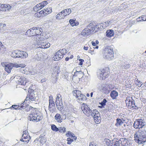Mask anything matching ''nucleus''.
<instances>
[{
	"instance_id": "1",
	"label": "nucleus",
	"mask_w": 146,
	"mask_h": 146,
	"mask_svg": "<svg viewBox=\"0 0 146 146\" xmlns=\"http://www.w3.org/2000/svg\"><path fill=\"white\" fill-rule=\"evenodd\" d=\"M31 109V112L28 117V119L33 121L38 122L39 121L42 119V116L41 113L38 111L36 110V108H33L31 106H29L26 109L27 111H29Z\"/></svg>"
},
{
	"instance_id": "2",
	"label": "nucleus",
	"mask_w": 146,
	"mask_h": 146,
	"mask_svg": "<svg viewBox=\"0 0 146 146\" xmlns=\"http://www.w3.org/2000/svg\"><path fill=\"white\" fill-rule=\"evenodd\" d=\"M44 39L45 38L42 37L41 35L35 36H34L33 39L36 42L38 48H48L50 46V44L49 43L44 42Z\"/></svg>"
},
{
	"instance_id": "3",
	"label": "nucleus",
	"mask_w": 146,
	"mask_h": 146,
	"mask_svg": "<svg viewBox=\"0 0 146 146\" xmlns=\"http://www.w3.org/2000/svg\"><path fill=\"white\" fill-rule=\"evenodd\" d=\"M109 146H128L127 140L124 139L119 140L114 139L112 141H110Z\"/></svg>"
},
{
	"instance_id": "4",
	"label": "nucleus",
	"mask_w": 146,
	"mask_h": 146,
	"mask_svg": "<svg viewBox=\"0 0 146 146\" xmlns=\"http://www.w3.org/2000/svg\"><path fill=\"white\" fill-rule=\"evenodd\" d=\"M145 131L139 130L136 132L134 134L135 140L139 143H143L146 141V136L144 135Z\"/></svg>"
},
{
	"instance_id": "5",
	"label": "nucleus",
	"mask_w": 146,
	"mask_h": 146,
	"mask_svg": "<svg viewBox=\"0 0 146 146\" xmlns=\"http://www.w3.org/2000/svg\"><path fill=\"white\" fill-rule=\"evenodd\" d=\"M146 123L144 119H137L135 121L133 124V127L135 129H140L144 127V130L146 132Z\"/></svg>"
},
{
	"instance_id": "6",
	"label": "nucleus",
	"mask_w": 146,
	"mask_h": 146,
	"mask_svg": "<svg viewBox=\"0 0 146 146\" xmlns=\"http://www.w3.org/2000/svg\"><path fill=\"white\" fill-rule=\"evenodd\" d=\"M73 93V95L77 98V101L79 102H81L86 100V96L83 94H82L81 92L79 90H74Z\"/></svg>"
},
{
	"instance_id": "7",
	"label": "nucleus",
	"mask_w": 146,
	"mask_h": 146,
	"mask_svg": "<svg viewBox=\"0 0 146 146\" xmlns=\"http://www.w3.org/2000/svg\"><path fill=\"white\" fill-rule=\"evenodd\" d=\"M113 49L108 46L106 48L105 52L104 55V57L108 60H110L113 58Z\"/></svg>"
},
{
	"instance_id": "8",
	"label": "nucleus",
	"mask_w": 146,
	"mask_h": 146,
	"mask_svg": "<svg viewBox=\"0 0 146 146\" xmlns=\"http://www.w3.org/2000/svg\"><path fill=\"white\" fill-rule=\"evenodd\" d=\"M37 92L36 91L33 90L31 93H28L27 94V96L25 100L26 101H29L31 102L35 101L37 99Z\"/></svg>"
},
{
	"instance_id": "9",
	"label": "nucleus",
	"mask_w": 146,
	"mask_h": 146,
	"mask_svg": "<svg viewBox=\"0 0 146 146\" xmlns=\"http://www.w3.org/2000/svg\"><path fill=\"white\" fill-rule=\"evenodd\" d=\"M126 105L128 106L132 107L133 109H137L138 107L135 105L134 101L131 97H127L125 100Z\"/></svg>"
},
{
	"instance_id": "10",
	"label": "nucleus",
	"mask_w": 146,
	"mask_h": 146,
	"mask_svg": "<svg viewBox=\"0 0 146 146\" xmlns=\"http://www.w3.org/2000/svg\"><path fill=\"white\" fill-rule=\"evenodd\" d=\"M109 74L108 72H107L105 69H103L99 70V72L98 73V77L100 80L104 79L106 78L107 77Z\"/></svg>"
},
{
	"instance_id": "11",
	"label": "nucleus",
	"mask_w": 146,
	"mask_h": 146,
	"mask_svg": "<svg viewBox=\"0 0 146 146\" xmlns=\"http://www.w3.org/2000/svg\"><path fill=\"white\" fill-rule=\"evenodd\" d=\"M81 109L83 113L88 116H90L91 114V110L87 105L84 103L82 105Z\"/></svg>"
},
{
	"instance_id": "12",
	"label": "nucleus",
	"mask_w": 146,
	"mask_h": 146,
	"mask_svg": "<svg viewBox=\"0 0 146 146\" xmlns=\"http://www.w3.org/2000/svg\"><path fill=\"white\" fill-rule=\"evenodd\" d=\"M15 78H16L17 80V81L18 82V84H19L26 85L27 86L28 81V80H27L24 77L16 76L15 77Z\"/></svg>"
},
{
	"instance_id": "13",
	"label": "nucleus",
	"mask_w": 146,
	"mask_h": 146,
	"mask_svg": "<svg viewBox=\"0 0 146 146\" xmlns=\"http://www.w3.org/2000/svg\"><path fill=\"white\" fill-rule=\"evenodd\" d=\"M50 100L49 101V105L48 106V110L49 111L51 112H53V111H55V104L54 101L52 100V98L49 97Z\"/></svg>"
},
{
	"instance_id": "14",
	"label": "nucleus",
	"mask_w": 146,
	"mask_h": 146,
	"mask_svg": "<svg viewBox=\"0 0 146 146\" xmlns=\"http://www.w3.org/2000/svg\"><path fill=\"white\" fill-rule=\"evenodd\" d=\"M108 86L106 84H102L99 87V90L101 92L107 94L109 93L110 90Z\"/></svg>"
},
{
	"instance_id": "15",
	"label": "nucleus",
	"mask_w": 146,
	"mask_h": 146,
	"mask_svg": "<svg viewBox=\"0 0 146 146\" xmlns=\"http://www.w3.org/2000/svg\"><path fill=\"white\" fill-rule=\"evenodd\" d=\"M22 137H23V139L25 140L24 141H23V142L25 143H28L31 139V137L30 136L28 135V131L27 130L24 131L23 132Z\"/></svg>"
},
{
	"instance_id": "16",
	"label": "nucleus",
	"mask_w": 146,
	"mask_h": 146,
	"mask_svg": "<svg viewBox=\"0 0 146 146\" xmlns=\"http://www.w3.org/2000/svg\"><path fill=\"white\" fill-rule=\"evenodd\" d=\"M26 35L28 36H33V39L34 40V37L36 35V31L35 30L34 28H31L27 31Z\"/></svg>"
},
{
	"instance_id": "17",
	"label": "nucleus",
	"mask_w": 146,
	"mask_h": 146,
	"mask_svg": "<svg viewBox=\"0 0 146 146\" xmlns=\"http://www.w3.org/2000/svg\"><path fill=\"white\" fill-rule=\"evenodd\" d=\"M19 58H26L28 56V54L25 52L19 50Z\"/></svg>"
},
{
	"instance_id": "18",
	"label": "nucleus",
	"mask_w": 146,
	"mask_h": 146,
	"mask_svg": "<svg viewBox=\"0 0 146 146\" xmlns=\"http://www.w3.org/2000/svg\"><path fill=\"white\" fill-rule=\"evenodd\" d=\"M91 33V32L90 31L89 28H85L82 31L81 35L83 36L88 35Z\"/></svg>"
},
{
	"instance_id": "19",
	"label": "nucleus",
	"mask_w": 146,
	"mask_h": 146,
	"mask_svg": "<svg viewBox=\"0 0 146 146\" xmlns=\"http://www.w3.org/2000/svg\"><path fill=\"white\" fill-rule=\"evenodd\" d=\"M55 103L57 108L58 110H61L63 109V105L62 101H58V100H56L55 102Z\"/></svg>"
},
{
	"instance_id": "20",
	"label": "nucleus",
	"mask_w": 146,
	"mask_h": 146,
	"mask_svg": "<svg viewBox=\"0 0 146 146\" xmlns=\"http://www.w3.org/2000/svg\"><path fill=\"white\" fill-rule=\"evenodd\" d=\"M54 118L58 122L61 123L62 121V119L61 115L60 114L56 113L54 116Z\"/></svg>"
},
{
	"instance_id": "21",
	"label": "nucleus",
	"mask_w": 146,
	"mask_h": 146,
	"mask_svg": "<svg viewBox=\"0 0 146 146\" xmlns=\"http://www.w3.org/2000/svg\"><path fill=\"white\" fill-rule=\"evenodd\" d=\"M12 68V64L11 63H9L6 64L5 69L8 73H10Z\"/></svg>"
},
{
	"instance_id": "22",
	"label": "nucleus",
	"mask_w": 146,
	"mask_h": 146,
	"mask_svg": "<svg viewBox=\"0 0 146 146\" xmlns=\"http://www.w3.org/2000/svg\"><path fill=\"white\" fill-rule=\"evenodd\" d=\"M118 96V92L115 90L112 91L111 94L110 96L113 99H115Z\"/></svg>"
},
{
	"instance_id": "23",
	"label": "nucleus",
	"mask_w": 146,
	"mask_h": 146,
	"mask_svg": "<svg viewBox=\"0 0 146 146\" xmlns=\"http://www.w3.org/2000/svg\"><path fill=\"white\" fill-rule=\"evenodd\" d=\"M106 36L108 37H110L114 35L113 31L112 30H109L107 31Z\"/></svg>"
},
{
	"instance_id": "24",
	"label": "nucleus",
	"mask_w": 146,
	"mask_h": 146,
	"mask_svg": "<svg viewBox=\"0 0 146 146\" xmlns=\"http://www.w3.org/2000/svg\"><path fill=\"white\" fill-rule=\"evenodd\" d=\"M71 12V10L70 9H64L63 10V13H64L63 14V17H64L65 16L69 15Z\"/></svg>"
},
{
	"instance_id": "25",
	"label": "nucleus",
	"mask_w": 146,
	"mask_h": 146,
	"mask_svg": "<svg viewBox=\"0 0 146 146\" xmlns=\"http://www.w3.org/2000/svg\"><path fill=\"white\" fill-rule=\"evenodd\" d=\"M35 30L36 31V35L35 36H37L38 35H41V34L42 32V29L39 27H34Z\"/></svg>"
},
{
	"instance_id": "26",
	"label": "nucleus",
	"mask_w": 146,
	"mask_h": 146,
	"mask_svg": "<svg viewBox=\"0 0 146 146\" xmlns=\"http://www.w3.org/2000/svg\"><path fill=\"white\" fill-rule=\"evenodd\" d=\"M94 121L96 123L100 122V114L96 113V114L94 115Z\"/></svg>"
},
{
	"instance_id": "27",
	"label": "nucleus",
	"mask_w": 146,
	"mask_h": 146,
	"mask_svg": "<svg viewBox=\"0 0 146 146\" xmlns=\"http://www.w3.org/2000/svg\"><path fill=\"white\" fill-rule=\"evenodd\" d=\"M74 75L78 76L80 77H83L84 75V73L81 71H76L75 72H74Z\"/></svg>"
},
{
	"instance_id": "28",
	"label": "nucleus",
	"mask_w": 146,
	"mask_h": 146,
	"mask_svg": "<svg viewBox=\"0 0 146 146\" xmlns=\"http://www.w3.org/2000/svg\"><path fill=\"white\" fill-rule=\"evenodd\" d=\"M42 8L40 3L37 4L34 7V10L35 12H37L40 10Z\"/></svg>"
},
{
	"instance_id": "29",
	"label": "nucleus",
	"mask_w": 146,
	"mask_h": 146,
	"mask_svg": "<svg viewBox=\"0 0 146 146\" xmlns=\"http://www.w3.org/2000/svg\"><path fill=\"white\" fill-rule=\"evenodd\" d=\"M69 23L70 25L72 26H77L78 25L79 23L77 21H75V20L73 19H70L69 20Z\"/></svg>"
},
{
	"instance_id": "30",
	"label": "nucleus",
	"mask_w": 146,
	"mask_h": 146,
	"mask_svg": "<svg viewBox=\"0 0 146 146\" xmlns=\"http://www.w3.org/2000/svg\"><path fill=\"white\" fill-rule=\"evenodd\" d=\"M88 27L89 28L90 31L91 32V33L93 32L96 29L94 27V25L91 23L88 26Z\"/></svg>"
},
{
	"instance_id": "31",
	"label": "nucleus",
	"mask_w": 146,
	"mask_h": 146,
	"mask_svg": "<svg viewBox=\"0 0 146 146\" xmlns=\"http://www.w3.org/2000/svg\"><path fill=\"white\" fill-rule=\"evenodd\" d=\"M117 122L115 124V125L117 126H118L121 125L123 122L120 119H116Z\"/></svg>"
},
{
	"instance_id": "32",
	"label": "nucleus",
	"mask_w": 146,
	"mask_h": 146,
	"mask_svg": "<svg viewBox=\"0 0 146 146\" xmlns=\"http://www.w3.org/2000/svg\"><path fill=\"white\" fill-rule=\"evenodd\" d=\"M51 129L54 131H58V128H57L56 126L54 124L51 125Z\"/></svg>"
},
{
	"instance_id": "33",
	"label": "nucleus",
	"mask_w": 146,
	"mask_h": 146,
	"mask_svg": "<svg viewBox=\"0 0 146 146\" xmlns=\"http://www.w3.org/2000/svg\"><path fill=\"white\" fill-rule=\"evenodd\" d=\"M121 67L123 69H127L130 67V65L129 64H124L122 65Z\"/></svg>"
},
{
	"instance_id": "34",
	"label": "nucleus",
	"mask_w": 146,
	"mask_h": 146,
	"mask_svg": "<svg viewBox=\"0 0 146 146\" xmlns=\"http://www.w3.org/2000/svg\"><path fill=\"white\" fill-rule=\"evenodd\" d=\"M52 59L55 61H58L60 60V58L58 56V54L56 53L55 55L53 57Z\"/></svg>"
},
{
	"instance_id": "35",
	"label": "nucleus",
	"mask_w": 146,
	"mask_h": 146,
	"mask_svg": "<svg viewBox=\"0 0 146 146\" xmlns=\"http://www.w3.org/2000/svg\"><path fill=\"white\" fill-rule=\"evenodd\" d=\"M96 113L98 114V112L96 110H93V111L91 110V115L93 117H94V115L96 114Z\"/></svg>"
},
{
	"instance_id": "36",
	"label": "nucleus",
	"mask_w": 146,
	"mask_h": 146,
	"mask_svg": "<svg viewBox=\"0 0 146 146\" xmlns=\"http://www.w3.org/2000/svg\"><path fill=\"white\" fill-rule=\"evenodd\" d=\"M58 130L60 133H64L66 131V128L64 127H60L58 128Z\"/></svg>"
},
{
	"instance_id": "37",
	"label": "nucleus",
	"mask_w": 146,
	"mask_h": 146,
	"mask_svg": "<svg viewBox=\"0 0 146 146\" xmlns=\"http://www.w3.org/2000/svg\"><path fill=\"white\" fill-rule=\"evenodd\" d=\"M11 7L9 5L4 4V11H8L11 9Z\"/></svg>"
},
{
	"instance_id": "38",
	"label": "nucleus",
	"mask_w": 146,
	"mask_h": 146,
	"mask_svg": "<svg viewBox=\"0 0 146 146\" xmlns=\"http://www.w3.org/2000/svg\"><path fill=\"white\" fill-rule=\"evenodd\" d=\"M56 53L60 59L63 58V54L61 53V52H60L59 50Z\"/></svg>"
},
{
	"instance_id": "39",
	"label": "nucleus",
	"mask_w": 146,
	"mask_h": 146,
	"mask_svg": "<svg viewBox=\"0 0 146 146\" xmlns=\"http://www.w3.org/2000/svg\"><path fill=\"white\" fill-rule=\"evenodd\" d=\"M104 26V24H102V23L99 24L97 25V26L98 27L97 28L99 29H103L104 27L103 26Z\"/></svg>"
},
{
	"instance_id": "40",
	"label": "nucleus",
	"mask_w": 146,
	"mask_h": 146,
	"mask_svg": "<svg viewBox=\"0 0 146 146\" xmlns=\"http://www.w3.org/2000/svg\"><path fill=\"white\" fill-rule=\"evenodd\" d=\"M40 54H38L36 57L35 59L37 60H40L42 59V57Z\"/></svg>"
},
{
	"instance_id": "41",
	"label": "nucleus",
	"mask_w": 146,
	"mask_h": 146,
	"mask_svg": "<svg viewBox=\"0 0 146 146\" xmlns=\"http://www.w3.org/2000/svg\"><path fill=\"white\" fill-rule=\"evenodd\" d=\"M56 100H58V101H62L61 96L60 94H57V97L56 98Z\"/></svg>"
},
{
	"instance_id": "42",
	"label": "nucleus",
	"mask_w": 146,
	"mask_h": 146,
	"mask_svg": "<svg viewBox=\"0 0 146 146\" xmlns=\"http://www.w3.org/2000/svg\"><path fill=\"white\" fill-rule=\"evenodd\" d=\"M107 102L106 100L105 99H104L100 103V104L102 106H104L106 105V103Z\"/></svg>"
},
{
	"instance_id": "43",
	"label": "nucleus",
	"mask_w": 146,
	"mask_h": 146,
	"mask_svg": "<svg viewBox=\"0 0 146 146\" xmlns=\"http://www.w3.org/2000/svg\"><path fill=\"white\" fill-rule=\"evenodd\" d=\"M39 13L40 14H41V15L42 16L47 14V13L46 12V11H45L44 10H42L40 11L39 12Z\"/></svg>"
},
{
	"instance_id": "44",
	"label": "nucleus",
	"mask_w": 146,
	"mask_h": 146,
	"mask_svg": "<svg viewBox=\"0 0 146 146\" xmlns=\"http://www.w3.org/2000/svg\"><path fill=\"white\" fill-rule=\"evenodd\" d=\"M59 50L60 52H61V53L63 54V56L67 53V50L65 48L63 49L62 50Z\"/></svg>"
},
{
	"instance_id": "45",
	"label": "nucleus",
	"mask_w": 146,
	"mask_h": 146,
	"mask_svg": "<svg viewBox=\"0 0 146 146\" xmlns=\"http://www.w3.org/2000/svg\"><path fill=\"white\" fill-rule=\"evenodd\" d=\"M19 106L18 105H12L11 107V109H19Z\"/></svg>"
},
{
	"instance_id": "46",
	"label": "nucleus",
	"mask_w": 146,
	"mask_h": 146,
	"mask_svg": "<svg viewBox=\"0 0 146 146\" xmlns=\"http://www.w3.org/2000/svg\"><path fill=\"white\" fill-rule=\"evenodd\" d=\"M16 52H17L16 50L13 51L11 53V57L13 58H15V56L16 54Z\"/></svg>"
},
{
	"instance_id": "47",
	"label": "nucleus",
	"mask_w": 146,
	"mask_h": 146,
	"mask_svg": "<svg viewBox=\"0 0 146 146\" xmlns=\"http://www.w3.org/2000/svg\"><path fill=\"white\" fill-rule=\"evenodd\" d=\"M42 7H43L48 4L47 2L46 1H44L40 3Z\"/></svg>"
},
{
	"instance_id": "48",
	"label": "nucleus",
	"mask_w": 146,
	"mask_h": 146,
	"mask_svg": "<svg viewBox=\"0 0 146 146\" xmlns=\"http://www.w3.org/2000/svg\"><path fill=\"white\" fill-rule=\"evenodd\" d=\"M67 141H68L67 144H71V143L73 141V139H72L70 138H67Z\"/></svg>"
},
{
	"instance_id": "49",
	"label": "nucleus",
	"mask_w": 146,
	"mask_h": 146,
	"mask_svg": "<svg viewBox=\"0 0 146 146\" xmlns=\"http://www.w3.org/2000/svg\"><path fill=\"white\" fill-rule=\"evenodd\" d=\"M110 24V21H107L104 23V27H107Z\"/></svg>"
},
{
	"instance_id": "50",
	"label": "nucleus",
	"mask_w": 146,
	"mask_h": 146,
	"mask_svg": "<svg viewBox=\"0 0 146 146\" xmlns=\"http://www.w3.org/2000/svg\"><path fill=\"white\" fill-rule=\"evenodd\" d=\"M4 5H0V11H4Z\"/></svg>"
},
{
	"instance_id": "51",
	"label": "nucleus",
	"mask_w": 146,
	"mask_h": 146,
	"mask_svg": "<svg viewBox=\"0 0 146 146\" xmlns=\"http://www.w3.org/2000/svg\"><path fill=\"white\" fill-rule=\"evenodd\" d=\"M44 10L45 11H46V12H47V13L48 14L50 13L52 11V9L50 8H49V9H46Z\"/></svg>"
},
{
	"instance_id": "52",
	"label": "nucleus",
	"mask_w": 146,
	"mask_h": 146,
	"mask_svg": "<svg viewBox=\"0 0 146 146\" xmlns=\"http://www.w3.org/2000/svg\"><path fill=\"white\" fill-rule=\"evenodd\" d=\"M141 19L142 21H146L145 18H146V15H142L141 16Z\"/></svg>"
},
{
	"instance_id": "53",
	"label": "nucleus",
	"mask_w": 146,
	"mask_h": 146,
	"mask_svg": "<svg viewBox=\"0 0 146 146\" xmlns=\"http://www.w3.org/2000/svg\"><path fill=\"white\" fill-rule=\"evenodd\" d=\"M11 64H12V68L13 67H17V68L18 67L19 64H17V63H15L14 64L11 63Z\"/></svg>"
},
{
	"instance_id": "54",
	"label": "nucleus",
	"mask_w": 146,
	"mask_h": 146,
	"mask_svg": "<svg viewBox=\"0 0 146 146\" xmlns=\"http://www.w3.org/2000/svg\"><path fill=\"white\" fill-rule=\"evenodd\" d=\"M72 133H71L70 131H68L67 133L66 134V135L68 137L69 136H71V135H72Z\"/></svg>"
},
{
	"instance_id": "55",
	"label": "nucleus",
	"mask_w": 146,
	"mask_h": 146,
	"mask_svg": "<svg viewBox=\"0 0 146 146\" xmlns=\"http://www.w3.org/2000/svg\"><path fill=\"white\" fill-rule=\"evenodd\" d=\"M25 66L26 65L24 64H19L18 67L24 68Z\"/></svg>"
},
{
	"instance_id": "56",
	"label": "nucleus",
	"mask_w": 146,
	"mask_h": 146,
	"mask_svg": "<svg viewBox=\"0 0 146 146\" xmlns=\"http://www.w3.org/2000/svg\"><path fill=\"white\" fill-rule=\"evenodd\" d=\"M63 11H62L61 12H60L58 13V14H60V16H61V18H64V17H63V14H64V13H63Z\"/></svg>"
},
{
	"instance_id": "57",
	"label": "nucleus",
	"mask_w": 146,
	"mask_h": 146,
	"mask_svg": "<svg viewBox=\"0 0 146 146\" xmlns=\"http://www.w3.org/2000/svg\"><path fill=\"white\" fill-rule=\"evenodd\" d=\"M71 136L74 139V140H76L77 139L75 135L73 133H72V135H71Z\"/></svg>"
},
{
	"instance_id": "58",
	"label": "nucleus",
	"mask_w": 146,
	"mask_h": 146,
	"mask_svg": "<svg viewBox=\"0 0 146 146\" xmlns=\"http://www.w3.org/2000/svg\"><path fill=\"white\" fill-rule=\"evenodd\" d=\"M16 51L17 52H16V54L15 58H16L17 57L19 58V54H18L19 53V50H16Z\"/></svg>"
},
{
	"instance_id": "59",
	"label": "nucleus",
	"mask_w": 146,
	"mask_h": 146,
	"mask_svg": "<svg viewBox=\"0 0 146 146\" xmlns=\"http://www.w3.org/2000/svg\"><path fill=\"white\" fill-rule=\"evenodd\" d=\"M141 17H139L138 18H137V22H141L142 20H141Z\"/></svg>"
},
{
	"instance_id": "60",
	"label": "nucleus",
	"mask_w": 146,
	"mask_h": 146,
	"mask_svg": "<svg viewBox=\"0 0 146 146\" xmlns=\"http://www.w3.org/2000/svg\"><path fill=\"white\" fill-rule=\"evenodd\" d=\"M61 17V16H60V14H58L56 16V18L58 19H60Z\"/></svg>"
},
{
	"instance_id": "61",
	"label": "nucleus",
	"mask_w": 146,
	"mask_h": 146,
	"mask_svg": "<svg viewBox=\"0 0 146 146\" xmlns=\"http://www.w3.org/2000/svg\"><path fill=\"white\" fill-rule=\"evenodd\" d=\"M7 64L5 62H2L1 63V65L3 66H5H5Z\"/></svg>"
},
{
	"instance_id": "62",
	"label": "nucleus",
	"mask_w": 146,
	"mask_h": 146,
	"mask_svg": "<svg viewBox=\"0 0 146 146\" xmlns=\"http://www.w3.org/2000/svg\"><path fill=\"white\" fill-rule=\"evenodd\" d=\"M90 146H97L93 143L92 142L90 144Z\"/></svg>"
},
{
	"instance_id": "63",
	"label": "nucleus",
	"mask_w": 146,
	"mask_h": 146,
	"mask_svg": "<svg viewBox=\"0 0 146 146\" xmlns=\"http://www.w3.org/2000/svg\"><path fill=\"white\" fill-rule=\"evenodd\" d=\"M94 27H95V28L96 29H95V32H96V31H98V30L99 29L97 28L98 27L97 26V25H94Z\"/></svg>"
},
{
	"instance_id": "64",
	"label": "nucleus",
	"mask_w": 146,
	"mask_h": 146,
	"mask_svg": "<svg viewBox=\"0 0 146 146\" xmlns=\"http://www.w3.org/2000/svg\"><path fill=\"white\" fill-rule=\"evenodd\" d=\"M84 50H88V47L87 46H84Z\"/></svg>"
}]
</instances>
